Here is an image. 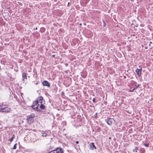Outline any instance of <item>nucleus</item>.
Listing matches in <instances>:
<instances>
[{
  "mask_svg": "<svg viewBox=\"0 0 153 153\" xmlns=\"http://www.w3.org/2000/svg\"><path fill=\"white\" fill-rule=\"evenodd\" d=\"M138 149V147H136L135 148V149L133 150V152H137Z\"/></svg>",
  "mask_w": 153,
  "mask_h": 153,
  "instance_id": "nucleus-12",
  "label": "nucleus"
},
{
  "mask_svg": "<svg viewBox=\"0 0 153 153\" xmlns=\"http://www.w3.org/2000/svg\"><path fill=\"white\" fill-rule=\"evenodd\" d=\"M142 70V68H140V69L137 68L136 69L135 72L138 76H141Z\"/></svg>",
  "mask_w": 153,
  "mask_h": 153,
  "instance_id": "nucleus-6",
  "label": "nucleus"
},
{
  "mask_svg": "<svg viewBox=\"0 0 153 153\" xmlns=\"http://www.w3.org/2000/svg\"><path fill=\"white\" fill-rule=\"evenodd\" d=\"M111 137H109V139H111Z\"/></svg>",
  "mask_w": 153,
  "mask_h": 153,
  "instance_id": "nucleus-26",
  "label": "nucleus"
},
{
  "mask_svg": "<svg viewBox=\"0 0 153 153\" xmlns=\"http://www.w3.org/2000/svg\"><path fill=\"white\" fill-rule=\"evenodd\" d=\"M76 144H78V143H79V141H76Z\"/></svg>",
  "mask_w": 153,
  "mask_h": 153,
  "instance_id": "nucleus-24",
  "label": "nucleus"
},
{
  "mask_svg": "<svg viewBox=\"0 0 153 153\" xmlns=\"http://www.w3.org/2000/svg\"><path fill=\"white\" fill-rule=\"evenodd\" d=\"M96 117H97V113H96Z\"/></svg>",
  "mask_w": 153,
  "mask_h": 153,
  "instance_id": "nucleus-27",
  "label": "nucleus"
},
{
  "mask_svg": "<svg viewBox=\"0 0 153 153\" xmlns=\"http://www.w3.org/2000/svg\"><path fill=\"white\" fill-rule=\"evenodd\" d=\"M144 145L145 146L148 147L149 146V143H144Z\"/></svg>",
  "mask_w": 153,
  "mask_h": 153,
  "instance_id": "nucleus-15",
  "label": "nucleus"
},
{
  "mask_svg": "<svg viewBox=\"0 0 153 153\" xmlns=\"http://www.w3.org/2000/svg\"><path fill=\"white\" fill-rule=\"evenodd\" d=\"M42 102L43 97L42 96L38 97L37 100L33 102L32 105V108L37 111H40L41 109H44L45 106L43 105Z\"/></svg>",
  "mask_w": 153,
  "mask_h": 153,
  "instance_id": "nucleus-1",
  "label": "nucleus"
},
{
  "mask_svg": "<svg viewBox=\"0 0 153 153\" xmlns=\"http://www.w3.org/2000/svg\"><path fill=\"white\" fill-rule=\"evenodd\" d=\"M100 153H101V152H100Z\"/></svg>",
  "mask_w": 153,
  "mask_h": 153,
  "instance_id": "nucleus-33",
  "label": "nucleus"
},
{
  "mask_svg": "<svg viewBox=\"0 0 153 153\" xmlns=\"http://www.w3.org/2000/svg\"><path fill=\"white\" fill-rule=\"evenodd\" d=\"M131 1H134V0H131Z\"/></svg>",
  "mask_w": 153,
  "mask_h": 153,
  "instance_id": "nucleus-30",
  "label": "nucleus"
},
{
  "mask_svg": "<svg viewBox=\"0 0 153 153\" xmlns=\"http://www.w3.org/2000/svg\"><path fill=\"white\" fill-rule=\"evenodd\" d=\"M16 146H17V144H15L14 145V146L13 148V149H16Z\"/></svg>",
  "mask_w": 153,
  "mask_h": 153,
  "instance_id": "nucleus-16",
  "label": "nucleus"
},
{
  "mask_svg": "<svg viewBox=\"0 0 153 153\" xmlns=\"http://www.w3.org/2000/svg\"><path fill=\"white\" fill-rule=\"evenodd\" d=\"M95 100H96L95 99H94L93 100V102H95Z\"/></svg>",
  "mask_w": 153,
  "mask_h": 153,
  "instance_id": "nucleus-23",
  "label": "nucleus"
},
{
  "mask_svg": "<svg viewBox=\"0 0 153 153\" xmlns=\"http://www.w3.org/2000/svg\"><path fill=\"white\" fill-rule=\"evenodd\" d=\"M11 111V109L8 105L3 104L1 106H0V112L8 113L10 112Z\"/></svg>",
  "mask_w": 153,
  "mask_h": 153,
  "instance_id": "nucleus-2",
  "label": "nucleus"
},
{
  "mask_svg": "<svg viewBox=\"0 0 153 153\" xmlns=\"http://www.w3.org/2000/svg\"><path fill=\"white\" fill-rule=\"evenodd\" d=\"M152 43V42H149V45L150 46H151V44Z\"/></svg>",
  "mask_w": 153,
  "mask_h": 153,
  "instance_id": "nucleus-22",
  "label": "nucleus"
},
{
  "mask_svg": "<svg viewBox=\"0 0 153 153\" xmlns=\"http://www.w3.org/2000/svg\"><path fill=\"white\" fill-rule=\"evenodd\" d=\"M96 16H97V14H99L100 13V12H99V11H97L96 10ZM96 17H97V16H96Z\"/></svg>",
  "mask_w": 153,
  "mask_h": 153,
  "instance_id": "nucleus-19",
  "label": "nucleus"
},
{
  "mask_svg": "<svg viewBox=\"0 0 153 153\" xmlns=\"http://www.w3.org/2000/svg\"><path fill=\"white\" fill-rule=\"evenodd\" d=\"M145 49H147V47H145Z\"/></svg>",
  "mask_w": 153,
  "mask_h": 153,
  "instance_id": "nucleus-28",
  "label": "nucleus"
},
{
  "mask_svg": "<svg viewBox=\"0 0 153 153\" xmlns=\"http://www.w3.org/2000/svg\"><path fill=\"white\" fill-rule=\"evenodd\" d=\"M22 78H23V80H24L25 79V78L26 79H27V76L25 73H23L22 74Z\"/></svg>",
  "mask_w": 153,
  "mask_h": 153,
  "instance_id": "nucleus-10",
  "label": "nucleus"
},
{
  "mask_svg": "<svg viewBox=\"0 0 153 153\" xmlns=\"http://www.w3.org/2000/svg\"><path fill=\"white\" fill-rule=\"evenodd\" d=\"M105 121L108 125H111L114 120V119L108 117L107 119H105Z\"/></svg>",
  "mask_w": 153,
  "mask_h": 153,
  "instance_id": "nucleus-5",
  "label": "nucleus"
},
{
  "mask_svg": "<svg viewBox=\"0 0 153 153\" xmlns=\"http://www.w3.org/2000/svg\"><path fill=\"white\" fill-rule=\"evenodd\" d=\"M88 147L91 149L92 150L96 149V147L93 143H90Z\"/></svg>",
  "mask_w": 153,
  "mask_h": 153,
  "instance_id": "nucleus-7",
  "label": "nucleus"
},
{
  "mask_svg": "<svg viewBox=\"0 0 153 153\" xmlns=\"http://www.w3.org/2000/svg\"><path fill=\"white\" fill-rule=\"evenodd\" d=\"M103 22L104 24L103 26L105 27L106 25V24L104 20H103Z\"/></svg>",
  "mask_w": 153,
  "mask_h": 153,
  "instance_id": "nucleus-18",
  "label": "nucleus"
},
{
  "mask_svg": "<svg viewBox=\"0 0 153 153\" xmlns=\"http://www.w3.org/2000/svg\"><path fill=\"white\" fill-rule=\"evenodd\" d=\"M97 56H98L96 55V57H97Z\"/></svg>",
  "mask_w": 153,
  "mask_h": 153,
  "instance_id": "nucleus-31",
  "label": "nucleus"
},
{
  "mask_svg": "<svg viewBox=\"0 0 153 153\" xmlns=\"http://www.w3.org/2000/svg\"><path fill=\"white\" fill-rule=\"evenodd\" d=\"M96 95L98 97H100L101 96L100 94L99 93H98V94H97Z\"/></svg>",
  "mask_w": 153,
  "mask_h": 153,
  "instance_id": "nucleus-21",
  "label": "nucleus"
},
{
  "mask_svg": "<svg viewBox=\"0 0 153 153\" xmlns=\"http://www.w3.org/2000/svg\"><path fill=\"white\" fill-rule=\"evenodd\" d=\"M96 98L98 99V100L99 99H100V98H97V96H96Z\"/></svg>",
  "mask_w": 153,
  "mask_h": 153,
  "instance_id": "nucleus-25",
  "label": "nucleus"
},
{
  "mask_svg": "<svg viewBox=\"0 0 153 153\" xmlns=\"http://www.w3.org/2000/svg\"><path fill=\"white\" fill-rule=\"evenodd\" d=\"M33 117V115H30L28 116L27 117V120L28 122H29L30 123L33 122V120L32 119Z\"/></svg>",
  "mask_w": 153,
  "mask_h": 153,
  "instance_id": "nucleus-8",
  "label": "nucleus"
},
{
  "mask_svg": "<svg viewBox=\"0 0 153 153\" xmlns=\"http://www.w3.org/2000/svg\"><path fill=\"white\" fill-rule=\"evenodd\" d=\"M36 30L37 29V27L36 28Z\"/></svg>",
  "mask_w": 153,
  "mask_h": 153,
  "instance_id": "nucleus-29",
  "label": "nucleus"
},
{
  "mask_svg": "<svg viewBox=\"0 0 153 153\" xmlns=\"http://www.w3.org/2000/svg\"><path fill=\"white\" fill-rule=\"evenodd\" d=\"M42 84L43 85L47 86L49 87L50 86V83L48 81L46 80H44L42 82Z\"/></svg>",
  "mask_w": 153,
  "mask_h": 153,
  "instance_id": "nucleus-9",
  "label": "nucleus"
},
{
  "mask_svg": "<svg viewBox=\"0 0 153 153\" xmlns=\"http://www.w3.org/2000/svg\"><path fill=\"white\" fill-rule=\"evenodd\" d=\"M140 86V85L138 84L137 85H136V86L134 88H133V90H135L137 88H138V87H139Z\"/></svg>",
  "mask_w": 153,
  "mask_h": 153,
  "instance_id": "nucleus-13",
  "label": "nucleus"
},
{
  "mask_svg": "<svg viewBox=\"0 0 153 153\" xmlns=\"http://www.w3.org/2000/svg\"><path fill=\"white\" fill-rule=\"evenodd\" d=\"M63 149L60 147H58L55 150L51 151L48 153H63Z\"/></svg>",
  "mask_w": 153,
  "mask_h": 153,
  "instance_id": "nucleus-3",
  "label": "nucleus"
},
{
  "mask_svg": "<svg viewBox=\"0 0 153 153\" xmlns=\"http://www.w3.org/2000/svg\"><path fill=\"white\" fill-rule=\"evenodd\" d=\"M97 131L100 132L99 136L98 135L97 136V138H98V137H99L98 140H102L101 139L102 137V134L103 133V132L102 131H101V129L99 127L96 126V132Z\"/></svg>",
  "mask_w": 153,
  "mask_h": 153,
  "instance_id": "nucleus-4",
  "label": "nucleus"
},
{
  "mask_svg": "<svg viewBox=\"0 0 153 153\" xmlns=\"http://www.w3.org/2000/svg\"><path fill=\"white\" fill-rule=\"evenodd\" d=\"M141 153H144V152L145 151V150L144 149V148H142L141 150Z\"/></svg>",
  "mask_w": 153,
  "mask_h": 153,
  "instance_id": "nucleus-17",
  "label": "nucleus"
},
{
  "mask_svg": "<svg viewBox=\"0 0 153 153\" xmlns=\"http://www.w3.org/2000/svg\"><path fill=\"white\" fill-rule=\"evenodd\" d=\"M134 90H133V89H132V90H129V92H133L134 91Z\"/></svg>",
  "mask_w": 153,
  "mask_h": 153,
  "instance_id": "nucleus-20",
  "label": "nucleus"
},
{
  "mask_svg": "<svg viewBox=\"0 0 153 153\" xmlns=\"http://www.w3.org/2000/svg\"><path fill=\"white\" fill-rule=\"evenodd\" d=\"M15 137V135L14 134H13L12 135V137H11V138L9 140H10V142H12L13 140V139Z\"/></svg>",
  "mask_w": 153,
  "mask_h": 153,
  "instance_id": "nucleus-11",
  "label": "nucleus"
},
{
  "mask_svg": "<svg viewBox=\"0 0 153 153\" xmlns=\"http://www.w3.org/2000/svg\"><path fill=\"white\" fill-rule=\"evenodd\" d=\"M42 135L43 137H45L47 135V134L46 133H45L44 132L43 133H42Z\"/></svg>",
  "mask_w": 153,
  "mask_h": 153,
  "instance_id": "nucleus-14",
  "label": "nucleus"
},
{
  "mask_svg": "<svg viewBox=\"0 0 153 153\" xmlns=\"http://www.w3.org/2000/svg\"><path fill=\"white\" fill-rule=\"evenodd\" d=\"M152 9H153V7H152Z\"/></svg>",
  "mask_w": 153,
  "mask_h": 153,
  "instance_id": "nucleus-32",
  "label": "nucleus"
}]
</instances>
